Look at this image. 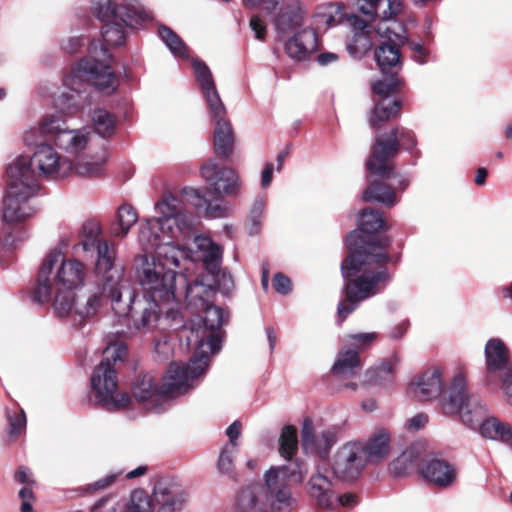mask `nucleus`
<instances>
[{"label":"nucleus","mask_w":512,"mask_h":512,"mask_svg":"<svg viewBox=\"0 0 512 512\" xmlns=\"http://www.w3.org/2000/svg\"><path fill=\"white\" fill-rule=\"evenodd\" d=\"M44 136L51 137L50 134L44 133L42 131L41 124H40L38 128L33 127L25 132L24 142L28 146H34V145H37L39 142H41L43 140Z\"/></svg>","instance_id":"nucleus-53"},{"label":"nucleus","mask_w":512,"mask_h":512,"mask_svg":"<svg viewBox=\"0 0 512 512\" xmlns=\"http://www.w3.org/2000/svg\"><path fill=\"white\" fill-rule=\"evenodd\" d=\"M420 472L428 482L441 488L452 486L458 475L456 467L442 459L426 461Z\"/></svg>","instance_id":"nucleus-24"},{"label":"nucleus","mask_w":512,"mask_h":512,"mask_svg":"<svg viewBox=\"0 0 512 512\" xmlns=\"http://www.w3.org/2000/svg\"><path fill=\"white\" fill-rule=\"evenodd\" d=\"M383 227L382 213L366 208L360 212L359 229L346 237L349 255L343 260L341 271L348 282L344 286L345 299L337 308L340 323L361 301L379 293L390 281L386 266L390 240L375 235Z\"/></svg>","instance_id":"nucleus-2"},{"label":"nucleus","mask_w":512,"mask_h":512,"mask_svg":"<svg viewBox=\"0 0 512 512\" xmlns=\"http://www.w3.org/2000/svg\"><path fill=\"white\" fill-rule=\"evenodd\" d=\"M507 401L512 405V369L510 373L498 378Z\"/></svg>","instance_id":"nucleus-59"},{"label":"nucleus","mask_w":512,"mask_h":512,"mask_svg":"<svg viewBox=\"0 0 512 512\" xmlns=\"http://www.w3.org/2000/svg\"><path fill=\"white\" fill-rule=\"evenodd\" d=\"M154 491L149 496L144 490L138 489L132 492L129 505L130 512H156L159 503L155 501Z\"/></svg>","instance_id":"nucleus-42"},{"label":"nucleus","mask_w":512,"mask_h":512,"mask_svg":"<svg viewBox=\"0 0 512 512\" xmlns=\"http://www.w3.org/2000/svg\"><path fill=\"white\" fill-rule=\"evenodd\" d=\"M198 310H202L205 313L203 319V326L190 328V335L187 337L188 343H195L197 349L192 358L196 354H203L207 357V367L209 366V354L205 347L210 350L211 354H214L220 350L221 337L218 330L225 323V313L222 308L217 307L208 303L202 306Z\"/></svg>","instance_id":"nucleus-14"},{"label":"nucleus","mask_w":512,"mask_h":512,"mask_svg":"<svg viewBox=\"0 0 512 512\" xmlns=\"http://www.w3.org/2000/svg\"><path fill=\"white\" fill-rule=\"evenodd\" d=\"M411 453L404 452L400 457H398L395 461H393L390 465V469L395 475H403L407 472L408 468L411 466V462L407 464L408 460H410Z\"/></svg>","instance_id":"nucleus-52"},{"label":"nucleus","mask_w":512,"mask_h":512,"mask_svg":"<svg viewBox=\"0 0 512 512\" xmlns=\"http://www.w3.org/2000/svg\"><path fill=\"white\" fill-rule=\"evenodd\" d=\"M207 372V357L196 354L187 364L172 363L160 387L150 374L139 376L133 384V396L145 407L156 412L165 409L169 399L188 393L194 389Z\"/></svg>","instance_id":"nucleus-5"},{"label":"nucleus","mask_w":512,"mask_h":512,"mask_svg":"<svg viewBox=\"0 0 512 512\" xmlns=\"http://www.w3.org/2000/svg\"><path fill=\"white\" fill-rule=\"evenodd\" d=\"M204 97L209 107L211 116L217 121L218 119H226V108L219 96L216 87L203 91Z\"/></svg>","instance_id":"nucleus-46"},{"label":"nucleus","mask_w":512,"mask_h":512,"mask_svg":"<svg viewBox=\"0 0 512 512\" xmlns=\"http://www.w3.org/2000/svg\"><path fill=\"white\" fill-rule=\"evenodd\" d=\"M238 453L237 445H224L218 459V470L222 474H231L234 471V459Z\"/></svg>","instance_id":"nucleus-47"},{"label":"nucleus","mask_w":512,"mask_h":512,"mask_svg":"<svg viewBox=\"0 0 512 512\" xmlns=\"http://www.w3.org/2000/svg\"><path fill=\"white\" fill-rule=\"evenodd\" d=\"M192 67L194 70L195 78L199 83L202 92L216 87L212 73L209 67L203 61L193 59Z\"/></svg>","instance_id":"nucleus-45"},{"label":"nucleus","mask_w":512,"mask_h":512,"mask_svg":"<svg viewBox=\"0 0 512 512\" xmlns=\"http://www.w3.org/2000/svg\"><path fill=\"white\" fill-rule=\"evenodd\" d=\"M76 289L56 287V294L53 301V309L58 317L73 316L77 305Z\"/></svg>","instance_id":"nucleus-37"},{"label":"nucleus","mask_w":512,"mask_h":512,"mask_svg":"<svg viewBox=\"0 0 512 512\" xmlns=\"http://www.w3.org/2000/svg\"><path fill=\"white\" fill-rule=\"evenodd\" d=\"M233 132L227 119H218L214 130V149L217 155L228 157L233 150Z\"/></svg>","instance_id":"nucleus-35"},{"label":"nucleus","mask_w":512,"mask_h":512,"mask_svg":"<svg viewBox=\"0 0 512 512\" xmlns=\"http://www.w3.org/2000/svg\"><path fill=\"white\" fill-rule=\"evenodd\" d=\"M73 172V162L49 144L37 147L34 154L19 155L6 167L7 188L2 219L7 224L25 220L33 214L28 200L39 190L38 177L61 180Z\"/></svg>","instance_id":"nucleus-3"},{"label":"nucleus","mask_w":512,"mask_h":512,"mask_svg":"<svg viewBox=\"0 0 512 512\" xmlns=\"http://www.w3.org/2000/svg\"><path fill=\"white\" fill-rule=\"evenodd\" d=\"M273 287L279 294H287L291 291L290 279L282 273H277L273 279Z\"/></svg>","instance_id":"nucleus-54"},{"label":"nucleus","mask_w":512,"mask_h":512,"mask_svg":"<svg viewBox=\"0 0 512 512\" xmlns=\"http://www.w3.org/2000/svg\"><path fill=\"white\" fill-rule=\"evenodd\" d=\"M366 462L377 463L386 459L390 450V433L386 428L376 429L365 444L362 443Z\"/></svg>","instance_id":"nucleus-29"},{"label":"nucleus","mask_w":512,"mask_h":512,"mask_svg":"<svg viewBox=\"0 0 512 512\" xmlns=\"http://www.w3.org/2000/svg\"><path fill=\"white\" fill-rule=\"evenodd\" d=\"M385 3L388 6L389 0H356L358 10L370 20H373L375 16L380 18L382 13L378 11L381 5ZM385 10L388 11V8Z\"/></svg>","instance_id":"nucleus-49"},{"label":"nucleus","mask_w":512,"mask_h":512,"mask_svg":"<svg viewBox=\"0 0 512 512\" xmlns=\"http://www.w3.org/2000/svg\"><path fill=\"white\" fill-rule=\"evenodd\" d=\"M486 383L490 386L498 383V378L510 373L512 365L509 351L499 338L489 339L485 345Z\"/></svg>","instance_id":"nucleus-20"},{"label":"nucleus","mask_w":512,"mask_h":512,"mask_svg":"<svg viewBox=\"0 0 512 512\" xmlns=\"http://www.w3.org/2000/svg\"><path fill=\"white\" fill-rule=\"evenodd\" d=\"M336 441L337 435L333 429L327 428L315 432L313 421L309 418L304 419L301 429V445L306 453L325 456Z\"/></svg>","instance_id":"nucleus-21"},{"label":"nucleus","mask_w":512,"mask_h":512,"mask_svg":"<svg viewBox=\"0 0 512 512\" xmlns=\"http://www.w3.org/2000/svg\"><path fill=\"white\" fill-rule=\"evenodd\" d=\"M477 429L485 439L509 443L512 448V429L508 423L494 416H487Z\"/></svg>","instance_id":"nucleus-31"},{"label":"nucleus","mask_w":512,"mask_h":512,"mask_svg":"<svg viewBox=\"0 0 512 512\" xmlns=\"http://www.w3.org/2000/svg\"><path fill=\"white\" fill-rule=\"evenodd\" d=\"M401 9V0H389L388 11H382L380 21L376 26V33L385 40L374 52L382 74L394 72L398 75L402 66L398 46L405 41V31L402 23L394 19L401 12Z\"/></svg>","instance_id":"nucleus-9"},{"label":"nucleus","mask_w":512,"mask_h":512,"mask_svg":"<svg viewBox=\"0 0 512 512\" xmlns=\"http://www.w3.org/2000/svg\"><path fill=\"white\" fill-rule=\"evenodd\" d=\"M428 422V416L426 414H417L409 418L405 424V427L410 431H418L423 428Z\"/></svg>","instance_id":"nucleus-56"},{"label":"nucleus","mask_w":512,"mask_h":512,"mask_svg":"<svg viewBox=\"0 0 512 512\" xmlns=\"http://www.w3.org/2000/svg\"><path fill=\"white\" fill-rule=\"evenodd\" d=\"M154 496L159 503L156 512H179L185 501L184 493L176 485L166 481L155 484Z\"/></svg>","instance_id":"nucleus-25"},{"label":"nucleus","mask_w":512,"mask_h":512,"mask_svg":"<svg viewBox=\"0 0 512 512\" xmlns=\"http://www.w3.org/2000/svg\"><path fill=\"white\" fill-rule=\"evenodd\" d=\"M158 34L169 51L177 58L189 59V48L185 42L169 27L160 26Z\"/></svg>","instance_id":"nucleus-39"},{"label":"nucleus","mask_w":512,"mask_h":512,"mask_svg":"<svg viewBox=\"0 0 512 512\" xmlns=\"http://www.w3.org/2000/svg\"><path fill=\"white\" fill-rule=\"evenodd\" d=\"M41 129L50 134L54 144L68 154L78 156L91 147L92 134L86 128L70 129L66 121L55 114L41 120Z\"/></svg>","instance_id":"nucleus-13"},{"label":"nucleus","mask_w":512,"mask_h":512,"mask_svg":"<svg viewBox=\"0 0 512 512\" xmlns=\"http://www.w3.org/2000/svg\"><path fill=\"white\" fill-rule=\"evenodd\" d=\"M93 14L106 24L102 36L108 45L119 46L125 41V28L138 22L141 14L137 0H92Z\"/></svg>","instance_id":"nucleus-10"},{"label":"nucleus","mask_w":512,"mask_h":512,"mask_svg":"<svg viewBox=\"0 0 512 512\" xmlns=\"http://www.w3.org/2000/svg\"><path fill=\"white\" fill-rule=\"evenodd\" d=\"M274 165L271 162L265 164L261 173V187L266 189L270 186L273 179Z\"/></svg>","instance_id":"nucleus-61"},{"label":"nucleus","mask_w":512,"mask_h":512,"mask_svg":"<svg viewBox=\"0 0 512 512\" xmlns=\"http://www.w3.org/2000/svg\"><path fill=\"white\" fill-rule=\"evenodd\" d=\"M179 276L184 280L183 295L185 296L188 305L195 306L197 309H199L209 303V298L213 293L210 285H205L198 280L189 284L187 279L182 274H179Z\"/></svg>","instance_id":"nucleus-36"},{"label":"nucleus","mask_w":512,"mask_h":512,"mask_svg":"<svg viewBox=\"0 0 512 512\" xmlns=\"http://www.w3.org/2000/svg\"><path fill=\"white\" fill-rule=\"evenodd\" d=\"M241 434V423L239 421H234L231 425L226 429V435L229 438V442L225 445H237V440Z\"/></svg>","instance_id":"nucleus-60"},{"label":"nucleus","mask_w":512,"mask_h":512,"mask_svg":"<svg viewBox=\"0 0 512 512\" xmlns=\"http://www.w3.org/2000/svg\"><path fill=\"white\" fill-rule=\"evenodd\" d=\"M266 201L263 197H257L253 203V206L250 210L249 221L252 224L250 228V233H257L264 214Z\"/></svg>","instance_id":"nucleus-50"},{"label":"nucleus","mask_w":512,"mask_h":512,"mask_svg":"<svg viewBox=\"0 0 512 512\" xmlns=\"http://www.w3.org/2000/svg\"><path fill=\"white\" fill-rule=\"evenodd\" d=\"M392 376L393 366L388 362H382L366 371L365 382L382 385L391 382Z\"/></svg>","instance_id":"nucleus-44"},{"label":"nucleus","mask_w":512,"mask_h":512,"mask_svg":"<svg viewBox=\"0 0 512 512\" xmlns=\"http://www.w3.org/2000/svg\"><path fill=\"white\" fill-rule=\"evenodd\" d=\"M26 426V417L23 412L9 417V434L17 437Z\"/></svg>","instance_id":"nucleus-51"},{"label":"nucleus","mask_w":512,"mask_h":512,"mask_svg":"<svg viewBox=\"0 0 512 512\" xmlns=\"http://www.w3.org/2000/svg\"><path fill=\"white\" fill-rule=\"evenodd\" d=\"M279 454L285 460H291L298 451L297 429L288 425L282 429L279 438Z\"/></svg>","instance_id":"nucleus-41"},{"label":"nucleus","mask_w":512,"mask_h":512,"mask_svg":"<svg viewBox=\"0 0 512 512\" xmlns=\"http://www.w3.org/2000/svg\"><path fill=\"white\" fill-rule=\"evenodd\" d=\"M362 199L366 202H379L392 207L396 204V194L390 186L374 181L363 192Z\"/></svg>","instance_id":"nucleus-38"},{"label":"nucleus","mask_w":512,"mask_h":512,"mask_svg":"<svg viewBox=\"0 0 512 512\" xmlns=\"http://www.w3.org/2000/svg\"><path fill=\"white\" fill-rule=\"evenodd\" d=\"M361 367L357 349L343 348L332 367V372L340 377H352Z\"/></svg>","instance_id":"nucleus-33"},{"label":"nucleus","mask_w":512,"mask_h":512,"mask_svg":"<svg viewBox=\"0 0 512 512\" xmlns=\"http://www.w3.org/2000/svg\"><path fill=\"white\" fill-rule=\"evenodd\" d=\"M158 217L141 224L139 242L146 251L135 258L137 280L143 297L173 306L181 294L177 292L176 268L188 256L185 249L175 245L178 234L190 233L193 219L185 213L182 201L173 194H165L155 204Z\"/></svg>","instance_id":"nucleus-1"},{"label":"nucleus","mask_w":512,"mask_h":512,"mask_svg":"<svg viewBox=\"0 0 512 512\" xmlns=\"http://www.w3.org/2000/svg\"><path fill=\"white\" fill-rule=\"evenodd\" d=\"M119 474L120 473L108 474L105 477L95 481L94 483L89 484L87 486V491L103 490V489L111 486L116 481Z\"/></svg>","instance_id":"nucleus-55"},{"label":"nucleus","mask_w":512,"mask_h":512,"mask_svg":"<svg viewBox=\"0 0 512 512\" xmlns=\"http://www.w3.org/2000/svg\"><path fill=\"white\" fill-rule=\"evenodd\" d=\"M184 194L192 204L199 208L206 204L205 216L211 219L224 218L229 215L230 207L224 201L207 203L205 197L198 189L189 188L184 190Z\"/></svg>","instance_id":"nucleus-32"},{"label":"nucleus","mask_w":512,"mask_h":512,"mask_svg":"<svg viewBox=\"0 0 512 512\" xmlns=\"http://www.w3.org/2000/svg\"><path fill=\"white\" fill-rule=\"evenodd\" d=\"M442 409L446 414L459 413L465 425L476 429L487 418V407L476 396L466 392V377L457 373L451 382L447 397L441 401Z\"/></svg>","instance_id":"nucleus-12"},{"label":"nucleus","mask_w":512,"mask_h":512,"mask_svg":"<svg viewBox=\"0 0 512 512\" xmlns=\"http://www.w3.org/2000/svg\"><path fill=\"white\" fill-rule=\"evenodd\" d=\"M83 45V39L80 37H71L64 44L63 49L69 53L73 54L78 51V49Z\"/></svg>","instance_id":"nucleus-64"},{"label":"nucleus","mask_w":512,"mask_h":512,"mask_svg":"<svg viewBox=\"0 0 512 512\" xmlns=\"http://www.w3.org/2000/svg\"><path fill=\"white\" fill-rule=\"evenodd\" d=\"M281 466H272L264 474V486L252 484L242 489L237 503L242 512H291L296 500L288 483L302 484L308 473L305 461L295 458Z\"/></svg>","instance_id":"nucleus-4"},{"label":"nucleus","mask_w":512,"mask_h":512,"mask_svg":"<svg viewBox=\"0 0 512 512\" xmlns=\"http://www.w3.org/2000/svg\"><path fill=\"white\" fill-rule=\"evenodd\" d=\"M15 480L23 484L34 483L31 471L25 466H20L18 468V470L15 473Z\"/></svg>","instance_id":"nucleus-62"},{"label":"nucleus","mask_w":512,"mask_h":512,"mask_svg":"<svg viewBox=\"0 0 512 512\" xmlns=\"http://www.w3.org/2000/svg\"><path fill=\"white\" fill-rule=\"evenodd\" d=\"M362 443L358 441L344 444L335 454L332 470L335 477L342 480H354L366 465Z\"/></svg>","instance_id":"nucleus-17"},{"label":"nucleus","mask_w":512,"mask_h":512,"mask_svg":"<svg viewBox=\"0 0 512 512\" xmlns=\"http://www.w3.org/2000/svg\"><path fill=\"white\" fill-rule=\"evenodd\" d=\"M59 264L54 276L56 287L77 289L85 278L84 265L75 259H65L62 252L53 250L45 257L37 277V286L33 300L37 303L47 302L51 298L52 284L50 275L55 265Z\"/></svg>","instance_id":"nucleus-8"},{"label":"nucleus","mask_w":512,"mask_h":512,"mask_svg":"<svg viewBox=\"0 0 512 512\" xmlns=\"http://www.w3.org/2000/svg\"><path fill=\"white\" fill-rule=\"evenodd\" d=\"M75 157L73 171L81 177H95L104 171L108 152L105 148H102L100 152L92 153L90 148Z\"/></svg>","instance_id":"nucleus-27"},{"label":"nucleus","mask_w":512,"mask_h":512,"mask_svg":"<svg viewBox=\"0 0 512 512\" xmlns=\"http://www.w3.org/2000/svg\"><path fill=\"white\" fill-rule=\"evenodd\" d=\"M410 47L414 52L413 59L419 64L426 63L427 51L423 45L420 43H412Z\"/></svg>","instance_id":"nucleus-63"},{"label":"nucleus","mask_w":512,"mask_h":512,"mask_svg":"<svg viewBox=\"0 0 512 512\" xmlns=\"http://www.w3.org/2000/svg\"><path fill=\"white\" fill-rule=\"evenodd\" d=\"M349 25L352 27V29L355 32L356 42L361 41L362 39L365 41L362 44L363 49H369L372 44L367 35L370 33V31L367 30L368 28V20H363L357 15H351L348 17Z\"/></svg>","instance_id":"nucleus-48"},{"label":"nucleus","mask_w":512,"mask_h":512,"mask_svg":"<svg viewBox=\"0 0 512 512\" xmlns=\"http://www.w3.org/2000/svg\"><path fill=\"white\" fill-rule=\"evenodd\" d=\"M202 178L214 194L230 195L240 188L238 174L231 168L219 167L214 160L206 162L200 170Z\"/></svg>","instance_id":"nucleus-19"},{"label":"nucleus","mask_w":512,"mask_h":512,"mask_svg":"<svg viewBox=\"0 0 512 512\" xmlns=\"http://www.w3.org/2000/svg\"><path fill=\"white\" fill-rule=\"evenodd\" d=\"M89 82L107 95L118 86V80L107 63L84 58L64 77V91L54 101L56 109L65 115H75L89 106Z\"/></svg>","instance_id":"nucleus-6"},{"label":"nucleus","mask_w":512,"mask_h":512,"mask_svg":"<svg viewBox=\"0 0 512 512\" xmlns=\"http://www.w3.org/2000/svg\"><path fill=\"white\" fill-rule=\"evenodd\" d=\"M383 77V79L372 83L373 92L383 97V99L375 105L374 110L369 115V123L372 127H379L386 121L395 117L401 108L400 101H390L388 99L399 84L397 75L392 72L390 74H383Z\"/></svg>","instance_id":"nucleus-16"},{"label":"nucleus","mask_w":512,"mask_h":512,"mask_svg":"<svg viewBox=\"0 0 512 512\" xmlns=\"http://www.w3.org/2000/svg\"><path fill=\"white\" fill-rule=\"evenodd\" d=\"M408 391L418 401L436 399L443 391L442 371L438 368L426 370L409 385Z\"/></svg>","instance_id":"nucleus-22"},{"label":"nucleus","mask_w":512,"mask_h":512,"mask_svg":"<svg viewBox=\"0 0 512 512\" xmlns=\"http://www.w3.org/2000/svg\"><path fill=\"white\" fill-rule=\"evenodd\" d=\"M374 333H359L349 335V340L353 342L356 348L364 347L375 339Z\"/></svg>","instance_id":"nucleus-57"},{"label":"nucleus","mask_w":512,"mask_h":512,"mask_svg":"<svg viewBox=\"0 0 512 512\" xmlns=\"http://www.w3.org/2000/svg\"><path fill=\"white\" fill-rule=\"evenodd\" d=\"M399 144L405 149H410L416 145V141L411 132L404 129L399 132L397 128L393 129L386 139L377 137L373 154L366 162L367 169L380 177H388L392 169L388 160L397 153Z\"/></svg>","instance_id":"nucleus-15"},{"label":"nucleus","mask_w":512,"mask_h":512,"mask_svg":"<svg viewBox=\"0 0 512 512\" xmlns=\"http://www.w3.org/2000/svg\"><path fill=\"white\" fill-rule=\"evenodd\" d=\"M126 353L127 348L122 343L108 346L91 377V386L97 402L108 410H118L130 403L128 394L117 393L118 383L114 367L117 361H123Z\"/></svg>","instance_id":"nucleus-7"},{"label":"nucleus","mask_w":512,"mask_h":512,"mask_svg":"<svg viewBox=\"0 0 512 512\" xmlns=\"http://www.w3.org/2000/svg\"><path fill=\"white\" fill-rule=\"evenodd\" d=\"M194 243L198 253L197 259L203 262L205 269L212 274L218 272L222 263V247L206 236H196Z\"/></svg>","instance_id":"nucleus-30"},{"label":"nucleus","mask_w":512,"mask_h":512,"mask_svg":"<svg viewBox=\"0 0 512 512\" xmlns=\"http://www.w3.org/2000/svg\"><path fill=\"white\" fill-rule=\"evenodd\" d=\"M96 270L103 274V292H109L115 314L126 315L134 299V289L123 276V268L114 266L115 251L107 241L97 242Z\"/></svg>","instance_id":"nucleus-11"},{"label":"nucleus","mask_w":512,"mask_h":512,"mask_svg":"<svg viewBox=\"0 0 512 512\" xmlns=\"http://www.w3.org/2000/svg\"><path fill=\"white\" fill-rule=\"evenodd\" d=\"M90 117L95 133L103 138L111 137L114 134L116 120L108 111L95 109Z\"/></svg>","instance_id":"nucleus-40"},{"label":"nucleus","mask_w":512,"mask_h":512,"mask_svg":"<svg viewBox=\"0 0 512 512\" xmlns=\"http://www.w3.org/2000/svg\"><path fill=\"white\" fill-rule=\"evenodd\" d=\"M119 231L115 230V235L125 237L131 227L137 222L138 214L136 210L130 205H122L117 213Z\"/></svg>","instance_id":"nucleus-43"},{"label":"nucleus","mask_w":512,"mask_h":512,"mask_svg":"<svg viewBox=\"0 0 512 512\" xmlns=\"http://www.w3.org/2000/svg\"><path fill=\"white\" fill-rule=\"evenodd\" d=\"M136 294L134 293V299L130 303V311L126 315L118 317H126L131 315L133 327L140 332H147L152 330L159 320L161 312L168 313L173 309V306L169 304H162L158 301L143 298L138 302H135Z\"/></svg>","instance_id":"nucleus-18"},{"label":"nucleus","mask_w":512,"mask_h":512,"mask_svg":"<svg viewBox=\"0 0 512 512\" xmlns=\"http://www.w3.org/2000/svg\"><path fill=\"white\" fill-rule=\"evenodd\" d=\"M305 10L300 0H289L280 7L274 24L279 33L293 31L300 27L304 21Z\"/></svg>","instance_id":"nucleus-26"},{"label":"nucleus","mask_w":512,"mask_h":512,"mask_svg":"<svg viewBox=\"0 0 512 512\" xmlns=\"http://www.w3.org/2000/svg\"><path fill=\"white\" fill-rule=\"evenodd\" d=\"M103 295H107L110 298L109 292H103V290L78 295L75 320L78 318L82 321L94 317L99 311Z\"/></svg>","instance_id":"nucleus-34"},{"label":"nucleus","mask_w":512,"mask_h":512,"mask_svg":"<svg viewBox=\"0 0 512 512\" xmlns=\"http://www.w3.org/2000/svg\"><path fill=\"white\" fill-rule=\"evenodd\" d=\"M250 27L255 33V37L263 40L266 33V25L264 21L258 16H252L250 19Z\"/></svg>","instance_id":"nucleus-58"},{"label":"nucleus","mask_w":512,"mask_h":512,"mask_svg":"<svg viewBox=\"0 0 512 512\" xmlns=\"http://www.w3.org/2000/svg\"><path fill=\"white\" fill-rule=\"evenodd\" d=\"M308 494L315 499L319 506L331 508L334 506L336 494L333 490L332 481L324 475L320 468L312 474L307 482Z\"/></svg>","instance_id":"nucleus-28"},{"label":"nucleus","mask_w":512,"mask_h":512,"mask_svg":"<svg viewBox=\"0 0 512 512\" xmlns=\"http://www.w3.org/2000/svg\"><path fill=\"white\" fill-rule=\"evenodd\" d=\"M317 47V34L314 29L308 27L294 33L285 43L287 55L299 61L308 59Z\"/></svg>","instance_id":"nucleus-23"}]
</instances>
